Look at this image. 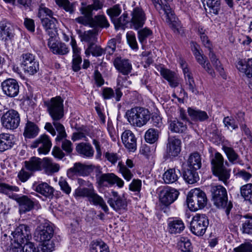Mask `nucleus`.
Segmentation results:
<instances>
[{
    "instance_id": "1",
    "label": "nucleus",
    "mask_w": 252,
    "mask_h": 252,
    "mask_svg": "<svg viewBox=\"0 0 252 252\" xmlns=\"http://www.w3.org/2000/svg\"><path fill=\"white\" fill-rule=\"evenodd\" d=\"M47 111L53 120V125L58 132L56 140L60 141L67 137L64 126L59 122L64 116L63 100L60 96L51 98L44 102Z\"/></svg>"
},
{
    "instance_id": "2",
    "label": "nucleus",
    "mask_w": 252,
    "mask_h": 252,
    "mask_svg": "<svg viewBox=\"0 0 252 252\" xmlns=\"http://www.w3.org/2000/svg\"><path fill=\"white\" fill-rule=\"evenodd\" d=\"M54 233L53 224L49 221L41 223L36 228L34 240L42 244V252H51L54 250L55 244L52 239Z\"/></svg>"
},
{
    "instance_id": "3",
    "label": "nucleus",
    "mask_w": 252,
    "mask_h": 252,
    "mask_svg": "<svg viewBox=\"0 0 252 252\" xmlns=\"http://www.w3.org/2000/svg\"><path fill=\"white\" fill-rule=\"evenodd\" d=\"M210 191L214 205L219 209L223 210L227 218L229 219L233 204L231 201H228L226 189L221 185H217L212 186Z\"/></svg>"
},
{
    "instance_id": "4",
    "label": "nucleus",
    "mask_w": 252,
    "mask_h": 252,
    "mask_svg": "<svg viewBox=\"0 0 252 252\" xmlns=\"http://www.w3.org/2000/svg\"><path fill=\"white\" fill-rule=\"evenodd\" d=\"M126 116L131 125L139 127L146 125L150 119L149 111L141 107H135L127 110Z\"/></svg>"
},
{
    "instance_id": "5",
    "label": "nucleus",
    "mask_w": 252,
    "mask_h": 252,
    "mask_svg": "<svg viewBox=\"0 0 252 252\" xmlns=\"http://www.w3.org/2000/svg\"><path fill=\"white\" fill-rule=\"evenodd\" d=\"M187 202L191 211H196L204 208L207 203V198L204 191L199 189H195L188 193Z\"/></svg>"
},
{
    "instance_id": "6",
    "label": "nucleus",
    "mask_w": 252,
    "mask_h": 252,
    "mask_svg": "<svg viewBox=\"0 0 252 252\" xmlns=\"http://www.w3.org/2000/svg\"><path fill=\"white\" fill-rule=\"evenodd\" d=\"M107 203L113 210L119 213L127 210V203L124 195H121L116 191L111 190L107 198Z\"/></svg>"
},
{
    "instance_id": "7",
    "label": "nucleus",
    "mask_w": 252,
    "mask_h": 252,
    "mask_svg": "<svg viewBox=\"0 0 252 252\" xmlns=\"http://www.w3.org/2000/svg\"><path fill=\"white\" fill-rule=\"evenodd\" d=\"M209 225V220L205 214H196L190 222V231L197 236H203Z\"/></svg>"
},
{
    "instance_id": "8",
    "label": "nucleus",
    "mask_w": 252,
    "mask_h": 252,
    "mask_svg": "<svg viewBox=\"0 0 252 252\" xmlns=\"http://www.w3.org/2000/svg\"><path fill=\"white\" fill-rule=\"evenodd\" d=\"M20 61L21 66L25 73L34 75L39 70V63L34 55L29 52L23 53Z\"/></svg>"
},
{
    "instance_id": "9",
    "label": "nucleus",
    "mask_w": 252,
    "mask_h": 252,
    "mask_svg": "<svg viewBox=\"0 0 252 252\" xmlns=\"http://www.w3.org/2000/svg\"><path fill=\"white\" fill-rule=\"evenodd\" d=\"M1 123L3 127L7 129H16L20 123V116L19 112L12 109L4 112L1 117Z\"/></svg>"
},
{
    "instance_id": "10",
    "label": "nucleus",
    "mask_w": 252,
    "mask_h": 252,
    "mask_svg": "<svg viewBox=\"0 0 252 252\" xmlns=\"http://www.w3.org/2000/svg\"><path fill=\"white\" fill-rule=\"evenodd\" d=\"M11 235V240L18 246L25 244L32 238L30 227L24 224H20L12 231Z\"/></svg>"
},
{
    "instance_id": "11",
    "label": "nucleus",
    "mask_w": 252,
    "mask_h": 252,
    "mask_svg": "<svg viewBox=\"0 0 252 252\" xmlns=\"http://www.w3.org/2000/svg\"><path fill=\"white\" fill-rule=\"evenodd\" d=\"M96 183L100 187H111L115 184L119 188L124 185V181L112 173H103L96 176Z\"/></svg>"
},
{
    "instance_id": "12",
    "label": "nucleus",
    "mask_w": 252,
    "mask_h": 252,
    "mask_svg": "<svg viewBox=\"0 0 252 252\" xmlns=\"http://www.w3.org/2000/svg\"><path fill=\"white\" fill-rule=\"evenodd\" d=\"M3 93L9 97H14L19 93L18 82L13 78H7L2 81L0 85Z\"/></svg>"
},
{
    "instance_id": "13",
    "label": "nucleus",
    "mask_w": 252,
    "mask_h": 252,
    "mask_svg": "<svg viewBox=\"0 0 252 252\" xmlns=\"http://www.w3.org/2000/svg\"><path fill=\"white\" fill-rule=\"evenodd\" d=\"M179 192L171 188H164L160 191L159 199L160 202L165 206H168L173 203L178 197Z\"/></svg>"
},
{
    "instance_id": "14",
    "label": "nucleus",
    "mask_w": 252,
    "mask_h": 252,
    "mask_svg": "<svg viewBox=\"0 0 252 252\" xmlns=\"http://www.w3.org/2000/svg\"><path fill=\"white\" fill-rule=\"evenodd\" d=\"M131 16L130 24L131 28L138 30L144 26L146 20V16L142 8L139 7L134 8Z\"/></svg>"
},
{
    "instance_id": "15",
    "label": "nucleus",
    "mask_w": 252,
    "mask_h": 252,
    "mask_svg": "<svg viewBox=\"0 0 252 252\" xmlns=\"http://www.w3.org/2000/svg\"><path fill=\"white\" fill-rule=\"evenodd\" d=\"M92 170V165H87L77 162L67 170V175L70 179H73L75 176H86L90 174Z\"/></svg>"
},
{
    "instance_id": "16",
    "label": "nucleus",
    "mask_w": 252,
    "mask_h": 252,
    "mask_svg": "<svg viewBox=\"0 0 252 252\" xmlns=\"http://www.w3.org/2000/svg\"><path fill=\"white\" fill-rule=\"evenodd\" d=\"M181 151V141L176 136H169L166 144V153L170 158L178 156Z\"/></svg>"
},
{
    "instance_id": "17",
    "label": "nucleus",
    "mask_w": 252,
    "mask_h": 252,
    "mask_svg": "<svg viewBox=\"0 0 252 252\" xmlns=\"http://www.w3.org/2000/svg\"><path fill=\"white\" fill-rule=\"evenodd\" d=\"M32 189L36 192L49 199H53L54 196V189L46 182H34L32 185Z\"/></svg>"
},
{
    "instance_id": "18",
    "label": "nucleus",
    "mask_w": 252,
    "mask_h": 252,
    "mask_svg": "<svg viewBox=\"0 0 252 252\" xmlns=\"http://www.w3.org/2000/svg\"><path fill=\"white\" fill-rule=\"evenodd\" d=\"M41 144L38 151L39 154H46L49 152L52 146V143L48 135L43 134L38 139L34 140L31 145L32 148H35Z\"/></svg>"
},
{
    "instance_id": "19",
    "label": "nucleus",
    "mask_w": 252,
    "mask_h": 252,
    "mask_svg": "<svg viewBox=\"0 0 252 252\" xmlns=\"http://www.w3.org/2000/svg\"><path fill=\"white\" fill-rule=\"evenodd\" d=\"M41 144L38 151L39 154H46L49 152L52 146V143L48 135L43 134L38 139L34 140L31 145L32 148H35Z\"/></svg>"
},
{
    "instance_id": "20",
    "label": "nucleus",
    "mask_w": 252,
    "mask_h": 252,
    "mask_svg": "<svg viewBox=\"0 0 252 252\" xmlns=\"http://www.w3.org/2000/svg\"><path fill=\"white\" fill-rule=\"evenodd\" d=\"M116 69L124 75H127L132 70V64L129 60L117 57L113 61Z\"/></svg>"
},
{
    "instance_id": "21",
    "label": "nucleus",
    "mask_w": 252,
    "mask_h": 252,
    "mask_svg": "<svg viewBox=\"0 0 252 252\" xmlns=\"http://www.w3.org/2000/svg\"><path fill=\"white\" fill-rule=\"evenodd\" d=\"M52 32L51 37L48 39V46L55 54L64 55L67 54L69 52V49L66 44L63 42H56L55 38L53 36Z\"/></svg>"
},
{
    "instance_id": "22",
    "label": "nucleus",
    "mask_w": 252,
    "mask_h": 252,
    "mask_svg": "<svg viewBox=\"0 0 252 252\" xmlns=\"http://www.w3.org/2000/svg\"><path fill=\"white\" fill-rule=\"evenodd\" d=\"M113 90L110 87H104L102 89L101 96L104 100L114 98L116 102H119L123 95L121 87H117Z\"/></svg>"
},
{
    "instance_id": "23",
    "label": "nucleus",
    "mask_w": 252,
    "mask_h": 252,
    "mask_svg": "<svg viewBox=\"0 0 252 252\" xmlns=\"http://www.w3.org/2000/svg\"><path fill=\"white\" fill-rule=\"evenodd\" d=\"M19 204L20 212L25 213L33 209L36 200L31 197V196L22 195L16 199Z\"/></svg>"
},
{
    "instance_id": "24",
    "label": "nucleus",
    "mask_w": 252,
    "mask_h": 252,
    "mask_svg": "<svg viewBox=\"0 0 252 252\" xmlns=\"http://www.w3.org/2000/svg\"><path fill=\"white\" fill-rule=\"evenodd\" d=\"M121 139L125 147L130 152H134L136 149V138L134 134L130 130H125Z\"/></svg>"
},
{
    "instance_id": "25",
    "label": "nucleus",
    "mask_w": 252,
    "mask_h": 252,
    "mask_svg": "<svg viewBox=\"0 0 252 252\" xmlns=\"http://www.w3.org/2000/svg\"><path fill=\"white\" fill-rule=\"evenodd\" d=\"M13 37L11 24L6 20L0 21V40L5 42Z\"/></svg>"
},
{
    "instance_id": "26",
    "label": "nucleus",
    "mask_w": 252,
    "mask_h": 252,
    "mask_svg": "<svg viewBox=\"0 0 252 252\" xmlns=\"http://www.w3.org/2000/svg\"><path fill=\"white\" fill-rule=\"evenodd\" d=\"M133 166L134 164L132 160L127 159L126 161V165L121 161L119 162L117 169L126 180L129 181L133 177V175L128 168H131Z\"/></svg>"
},
{
    "instance_id": "27",
    "label": "nucleus",
    "mask_w": 252,
    "mask_h": 252,
    "mask_svg": "<svg viewBox=\"0 0 252 252\" xmlns=\"http://www.w3.org/2000/svg\"><path fill=\"white\" fill-rule=\"evenodd\" d=\"M222 149L230 163L232 164H238L241 165H244L243 161L232 147L223 145Z\"/></svg>"
},
{
    "instance_id": "28",
    "label": "nucleus",
    "mask_w": 252,
    "mask_h": 252,
    "mask_svg": "<svg viewBox=\"0 0 252 252\" xmlns=\"http://www.w3.org/2000/svg\"><path fill=\"white\" fill-rule=\"evenodd\" d=\"M185 228L183 220L178 218L170 219L168 221V231L172 234L181 233Z\"/></svg>"
},
{
    "instance_id": "29",
    "label": "nucleus",
    "mask_w": 252,
    "mask_h": 252,
    "mask_svg": "<svg viewBox=\"0 0 252 252\" xmlns=\"http://www.w3.org/2000/svg\"><path fill=\"white\" fill-rule=\"evenodd\" d=\"M89 22V26L94 28L95 31L97 29L107 28L110 25L106 17L103 15L94 16Z\"/></svg>"
},
{
    "instance_id": "30",
    "label": "nucleus",
    "mask_w": 252,
    "mask_h": 252,
    "mask_svg": "<svg viewBox=\"0 0 252 252\" xmlns=\"http://www.w3.org/2000/svg\"><path fill=\"white\" fill-rule=\"evenodd\" d=\"M88 199L90 203L95 206H99L105 213L108 212V207L103 198L96 192L94 188L92 189Z\"/></svg>"
},
{
    "instance_id": "31",
    "label": "nucleus",
    "mask_w": 252,
    "mask_h": 252,
    "mask_svg": "<svg viewBox=\"0 0 252 252\" xmlns=\"http://www.w3.org/2000/svg\"><path fill=\"white\" fill-rule=\"evenodd\" d=\"M76 152L82 157L88 158L93 157L94 150L89 143L82 142L78 144L76 147Z\"/></svg>"
},
{
    "instance_id": "32",
    "label": "nucleus",
    "mask_w": 252,
    "mask_h": 252,
    "mask_svg": "<svg viewBox=\"0 0 252 252\" xmlns=\"http://www.w3.org/2000/svg\"><path fill=\"white\" fill-rule=\"evenodd\" d=\"M213 174L222 182L225 185L228 184V180L230 177L231 170L225 166L212 170Z\"/></svg>"
},
{
    "instance_id": "33",
    "label": "nucleus",
    "mask_w": 252,
    "mask_h": 252,
    "mask_svg": "<svg viewBox=\"0 0 252 252\" xmlns=\"http://www.w3.org/2000/svg\"><path fill=\"white\" fill-rule=\"evenodd\" d=\"M237 68L248 78L252 77V58L247 61L240 60L237 62Z\"/></svg>"
},
{
    "instance_id": "34",
    "label": "nucleus",
    "mask_w": 252,
    "mask_h": 252,
    "mask_svg": "<svg viewBox=\"0 0 252 252\" xmlns=\"http://www.w3.org/2000/svg\"><path fill=\"white\" fill-rule=\"evenodd\" d=\"M13 135L8 133L0 134V152H3L12 147L14 145Z\"/></svg>"
},
{
    "instance_id": "35",
    "label": "nucleus",
    "mask_w": 252,
    "mask_h": 252,
    "mask_svg": "<svg viewBox=\"0 0 252 252\" xmlns=\"http://www.w3.org/2000/svg\"><path fill=\"white\" fill-rule=\"evenodd\" d=\"M159 71L161 75L169 82L171 87L175 88L178 86L179 83L174 72L163 67L160 68Z\"/></svg>"
},
{
    "instance_id": "36",
    "label": "nucleus",
    "mask_w": 252,
    "mask_h": 252,
    "mask_svg": "<svg viewBox=\"0 0 252 252\" xmlns=\"http://www.w3.org/2000/svg\"><path fill=\"white\" fill-rule=\"evenodd\" d=\"M188 112L191 119L194 121L203 122L209 118L205 111L199 109L189 107L188 109Z\"/></svg>"
},
{
    "instance_id": "37",
    "label": "nucleus",
    "mask_w": 252,
    "mask_h": 252,
    "mask_svg": "<svg viewBox=\"0 0 252 252\" xmlns=\"http://www.w3.org/2000/svg\"><path fill=\"white\" fill-rule=\"evenodd\" d=\"M41 23L45 30L48 32L50 37H51L52 32H53V37L55 35L56 32V24L58 23V20L55 17L53 18H42L41 20Z\"/></svg>"
},
{
    "instance_id": "38",
    "label": "nucleus",
    "mask_w": 252,
    "mask_h": 252,
    "mask_svg": "<svg viewBox=\"0 0 252 252\" xmlns=\"http://www.w3.org/2000/svg\"><path fill=\"white\" fill-rule=\"evenodd\" d=\"M169 12L170 13L165 12V13H161L160 15L161 16H165L166 22L169 24L170 27L174 32L179 33L180 23L179 21L175 20L174 12L171 7H170V11Z\"/></svg>"
},
{
    "instance_id": "39",
    "label": "nucleus",
    "mask_w": 252,
    "mask_h": 252,
    "mask_svg": "<svg viewBox=\"0 0 252 252\" xmlns=\"http://www.w3.org/2000/svg\"><path fill=\"white\" fill-rule=\"evenodd\" d=\"M181 175L180 171L175 168H170L163 175V179L166 184L175 183Z\"/></svg>"
},
{
    "instance_id": "40",
    "label": "nucleus",
    "mask_w": 252,
    "mask_h": 252,
    "mask_svg": "<svg viewBox=\"0 0 252 252\" xmlns=\"http://www.w3.org/2000/svg\"><path fill=\"white\" fill-rule=\"evenodd\" d=\"M42 163V159L35 157H33L29 160L24 162L25 168L32 172L41 170Z\"/></svg>"
},
{
    "instance_id": "41",
    "label": "nucleus",
    "mask_w": 252,
    "mask_h": 252,
    "mask_svg": "<svg viewBox=\"0 0 252 252\" xmlns=\"http://www.w3.org/2000/svg\"><path fill=\"white\" fill-rule=\"evenodd\" d=\"M197 169L188 167L183 171V177L185 181L188 184H192L197 182L198 180V175Z\"/></svg>"
},
{
    "instance_id": "42",
    "label": "nucleus",
    "mask_w": 252,
    "mask_h": 252,
    "mask_svg": "<svg viewBox=\"0 0 252 252\" xmlns=\"http://www.w3.org/2000/svg\"><path fill=\"white\" fill-rule=\"evenodd\" d=\"M169 129L173 132L182 133L186 131L187 126L186 124L177 119L169 122Z\"/></svg>"
},
{
    "instance_id": "43",
    "label": "nucleus",
    "mask_w": 252,
    "mask_h": 252,
    "mask_svg": "<svg viewBox=\"0 0 252 252\" xmlns=\"http://www.w3.org/2000/svg\"><path fill=\"white\" fill-rule=\"evenodd\" d=\"M42 168L47 174H50L58 172L60 165L58 163H53L50 159L45 158L42 159Z\"/></svg>"
},
{
    "instance_id": "44",
    "label": "nucleus",
    "mask_w": 252,
    "mask_h": 252,
    "mask_svg": "<svg viewBox=\"0 0 252 252\" xmlns=\"http://www.w3.org/2000/svg\"><path fill=\"white\" fill-rule=\"evenodd\" d=\"M188 167L195 169H199L201 167V158L197 152L190 155L187 161Z\"/></svg>"
},
{
    "instance_id": "45",
    "label": "nucleus",
    "mask_w": 252,
    "mask_h": 252,
    "mask_svg": "<svg viewBox=\"0 0 252 252\" xmlns=\"http://www.w3.org/2000/svg\"><path fill=\"white\" fill-rule=\"evenodd\" d=\"M38 127L32 122H28L25 127L24 135L27 138H33L38 133Z\"/></svg>"
},
{
    "instance_id": "46",
    "label": "nucleus",
    "mask_w": 252,
    "mask_h": 252,
    "mask_svg": "<svg viewBox=\"0 0 252 252\" xmlns=\"http://www.w3.org/2000/svg\"><path fill=\"white\" fill-rule=\"evenodd\" d=\"M210 161L212 170L224 166V158L222 155L218 152H215L214 154H212L210 157Z\"/></svg>"
},
{
    "instance_id": "47",
    "label": "nucleus",
    "mask_w": 252,
    "mask_h": 252,
    "mask_svg": "<svg viewBox=\"0 0 252 252\" xmlns=\"http://www.w3.org/2000/svg\"><path fill=\"white\" fill-rule=\"evenodd\" d=\"M240 191L244 200L252 204V184L248 183L241 186Z\"/></svg>"
},
{
    "instance_id": "48",
    "label": "nucleus",
    "mask_w": 252,
    "mask_h": 252,
    "mask_svg": "<svg viewBox=\"0 0 252 252\" xmlns=\"http://www.w3.org/2000/svg\"><path fill=\"white\" fill-rule=\"evenodd\" d=\"M245 220L242 221L240 230L243 234L252 236V216L249 214L244 215Z\"/></svg>"
},
{
    "instance_id": "49",
    "label": "nucleus",
    "mask_w": 252,
    "mask_h": 252,
    "mask_svg": "<svg viewBox=\"0 0 252 252\" xmlns=\"http://www.w3.org/2000/svg\"><path fill=\"white\" fill-rule=\"evenodd\" d=\"M19 190V189L17 186L0 181V194L10 197L14 192H18Z\"/></svg>"
},
{
    "instance_id": "50",
    "label": "nucleus",
    "mask_w": 252,
    "mask_h": 252,
    "mask_svg": "<svg viewBox=\"0 0 252 252\" xmlns=\"http://www.w3.org/2000/svg\"><path fill=\"white\" fill-rule=\"evenodd\" d=\"M77 33L82 41H85L89 43V44L91 43H93L95 38L96 31L95 30H89L82 32L80 30H77Z\"/></svg>"
},
{
    "instance_id": "51",
    "label": "nucleus",
    "mask_w": 252,
    "mask_h": 252,
    "mask_svg": "<svg viewBox=\"0 0 252 252\" xmlns=\"http://www.w3.org/2000/svg\"><path fill=\"white\" fill-rule=\"evenodd\" d=\"M56 3L63 8L66 12L72 14L75 11V3L70 2L68 0H55Z\"/></svg>"
},
{
    "instance_id": "52",
    "label": "nucleus",
    "mask_w": 252,
    "mask_h": 252,
    "mask_svg": "<svg viewBox=\"0 0 252 252\" xmlns=\"http://www.w3.org/2000/svg\"><path fill=\"white\" fill-rule=\"evenodd\" d=\"M158 137V130L153 128H149L145 134V141L150 144H153L157 141Z\"/></svg>"
},
{
    "instance_id": "53",
    "label": "nucleus",
    "mask_w": 252,
    "mask_h": 252,
    "mask_svg": "<svg viewBox=\"0 0 252 252\" xmlns=\"http://www.w3.org/2000/svg\"><path fill=\"white\" fill-rule=\"evenodd\" d=\"M156 9L158 12L159 14L165 13V12H169L170 11V6L165 1L163 2L162 0H151Z\"/></svg>"
},
{
    "instance_id": "54",
    "label": "nucleus",
    "mask_w": 252,
    "mask_h": 252,
    "mask_svg": "<svg viewBox=\"0 0 252 252\" xmlns=\"http://www.w3.org/2000/svg\"><path fill=\"white\" fill-rule=\"evenodd\" d=\"M207 5L210 12L216 15H219L220 11V0H207Z\"/></svg>"
},
{
    "instance_id": "55",
    "label": "nucleus",
    "mask_w": 252,
    "mask_h": 252,
    "mask_svg": "<svg viewBox=\"0 0 252 252\" xmlns=\"http://www.w3.org/2000/svg\"><path fill=\"white\" fill-rule=\"evenodd\" d=\"M90 250L91 252H97V250H99V252H109L107 245L103 242L98 241L91 244Z\"/></svg>"
},
{
    "instance_id": "56",
    "label": "nucleus",
    "mask_w": 252,
    "mask_h": 252,
    "mask_svg": "<svg viewBox=\"0 0 252 252\" xmlns=\"http://www.w3.org/2000/svg\"><path fill=\"white\" fill-rule=\"evenodd\" d=\"M153 32L149 28H145L138 32V37L142 44L147 42V38L152 35Z\"/></svg>"
},
{
    "instance_id": "57",
    "label": "nucleus",
    "mask_w": 252,
    "mask_h": 252,
    "mask_svg": "<svg viewBox=\"0 0 252 252\" xmlns=\"http://www.w3.org/2000/svg\"><path fill=\"white\" fill-rule=\"evenodd\" d=\"M178 246L182 252H192L191 244L188 238L182 237L178 243Z\"/></svg>"
},
{
    "instance_id": "58",
    "label": "nucleus",
    "mask_w": 252,
    "mask_h": 252,
    "mask_svg": "<svg viewBox=\"0 0 252 252\" xmlns=\"http://www.w3.org/2000/svg\"><path fill=\"white\" fill-rule=\"evenodd\" d=\"M54 12L50 9L46 7L44 4L39 5L37 16L41 19L45 18L44 16H48L49 18L54 17Z\"/></svg>"
},
{
    "instance_id": "59",
    "label": "nucleus",
    "mask_w": 252,
    "mask_h": 252,
    "mask_svg": "<svg viewBox=\"0 0 252 252\" xmlns=\"http://www.w3.org/2000/svg\"><path fill=\"white\" fill-rule=\"evenodd\" d=\"M93 187L90 188H79L75 189L74 196L77 197H87L88 199Z\"/></svg>"
},
{
    "instance_id": "60",
    "label": "nucleus",
    "mask_w": 252,
    "mask_h": 252,
    "mask_svg": "<svg viewBox=\"0 0 252 252\" xmlns=\"http://www.w3.org/2000/svg\"><path fill=\"white\" fill-rule=\"evenodd\" d=\"M121 12V8L119 4H116L113 7L108 8L106 11L107 14L110 16L113 22L115 20L114 18L119 16Z\"/></svg>"
},
{
    "instance_id": "61",
    "label": "nucleus",
    "mask_w": 252,
    "mask_h": 252,
    "mask_svg": "<svg viewBox=\"0 0 252 252\" xmlns=\"http://www.w3.org/2000/svg\"><path fill=\"white\" fill-rule=\"evenodd\" d=\"M186 84L188 86V89L193 94H197L198 93V91L197 89L194 79L192 76H189V77L185 78Z\"/></svg>"
},
{
    "instance_id": "62",
    "label": "nucleus",
    "mask_w": 252,
    "mask_h": 252,
    "mask_svg": "<svg viewBox=\"0 0 252 252\" xmlns=\"http://www.w3.org/2000/svg\"><path fill=\"white\" fill-rule=\"evenodd\" d=\"M88 49L91 52L93 56L98 57L104 53V50L100 46L95 45L94 43H91L88 47Z\"/></svg>"
},
{
    "instance_id": "63",
    "label": "nucleus",
    "mask_w": 252,
    "mask_h": 252,
    "mask_svg": "<svg viewBox=\"0 0 252 252\" xmlns=\"http://www.w3.org/2000/svg\"><path fill=\"white\" fill-rule=\"evenodd\" d=\"M127 41L130 47L132 49H137L138 45L136 41V37L132 32H129L126 33Z\"/></svg>"
},
{
    "instance_id": "64",
    "label": "nucleus",
    "mask_w": 252,
    "mask_h": 252,
    "mask_svg": "<svg viewBox=\"0 0 252 252\" xmlns=\"http://www.w3.org/2000/svg\"><path fill=\"white\" fill-rule=\"evenodd\" d=\"M234 252H252V244L249 242L241 244L233 249Z\"/></svg>"
}]
</instances>
